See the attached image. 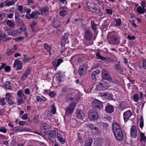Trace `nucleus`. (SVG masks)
Segmentation results:
<instances>
[{"label": "nucleus", "mask_w": 146, "mask_h": 146, "mask_svg": "<svg viewBox=\"0 0 146 146\" xmlns=\"http://www.w3.org/2000/svg\"><path fill=\"white\" fill-rule=\"evenodd\" d=\"M107 39L110 44H117L120 42V37L115 32H109L107 36Z\"/></svg>", "instance_id": "f257e3e1"}, {"label": "nucleus", "mask_w": 146, "mask_h": 146, "mask_svg": "<svg viewBox=\"0 0 146 146\" xmlns=\"http://www.w3.org/2000/svg\"><path fill=\"white\" fill-rule=\"evenodd\" d=\"M110 86L109 84L106 82L102 80L99 84L96 86V90H101L107 89Z\"/></svg>", "instance_id": "f03ea898"}, {"label": "nucleus", "mask_w": 146, "mask_h": 146, "mask_svg": "<svg viewBox=\"0 0 146 146\" xmlns=\"http://www.w3.org/2000/svg\"><path fill=\"white\" fill-rule=\"evenodd\" d=\"M88 117L91 120L95 121L98 119L99 115L98 113L96 111L92 110L89 111Z\"/></svg>", "instance_id": "7ed1b4c3"}, {"label": "nucleus", "mask_w": 146, "mask_h": 146, "mask_svg": "<svg viewBox=\"0 0 146 146\" xmlns=\"http://www.w3.org/2000/svg\"><path fill=\"white\" fill-rule=\"evenodd\" d=\"M76 106L75 102H72L71 104H70L66 109L65 115H66L69 116L71 115L73 113Z\"/></svg>", "instance_id": "20e7f679"}, {"label": "nucleus", "mask_w": 146, "mask_h": 146, "mask_svg": "<svg viewBox=\"0 0 146 146\" xmlns=\"http://www.w3.org/2000/svg\"><path fill=\"white\" fill-rule=\"evenodd\" d=\"M102 77L103 79L108 81H111L112 78L110 76V74L107 70L103 69L102 71Z\"/></svg>", "instance_id": "39448f33"}, {"label": "nucleus", "mask_w": 146, "mask_h": 146, "mask_svg": "<svg viewBox=\"0 0 146 146\" xmlns=\"http://www.w3.org/2000/svg\"><path fill=\"white\" fill-rule=\"evenodd\" d=\"M84 36L85 39L88 41H90L93 38V34L92 31L87 30L84 31Z\"/></svg>", "instance_id": "423d86ee"}, {"label": "nucleus", "mask_w": 146, "mask_h": 146, "mask_svg": "<svg viewBox=\"0 0 146 146\" xmlns=\"http://www.w3.org/2000/svg\"><path fill=\"white\" fill-rule=\"evenodd\" d=\"M117 64H115L114 66V69L119 74H123V72L122 66L120 64V62H118Z\"/></svg>", "instance_id": "0eeeda50"}, {"label": "nucleus", "mask_w": 146, "mask_h": 146, "mask_svg": "<svg viewBox=\"0 0 146 146\" xmlns=\"http://www.w3.org/2000/svg\"><path fill=\"white\" fill-rule=\"evenodd\" d=\"M92 104L93 106L96 108L100 110L103 108L102 102L97 100H95L93 101Z\"/></svg>", "instance_id": "6e6552de"}, {"label": "nucleus", "mask_w": 146, "mask_h": 146, "mask_svg": "<svg viewBox=\"0 0 146 146\" xmlns=\"http://www.w3.org/2000/svg\"><path fill=\"white\" fill-rule=\"evenodd\" d=\"M87 66L86 65H84L79 67L78 72L80 76L84 74L86 72L87 70Z\"/></svg>", "instance_id": "1a4fd4ad"}, {"label": "nucleus", "mask_w": 146, "mask_h": 146, "mask_svg": "<svg viewBox=\"0 0 146 146\" xmlns=\"http://www.w3.org/2000/svg\"><path fill=\"white\" fill-rule=\"evenodd\" d=\"M76 114L77 117L81 120H83L85 117V113L82 110H77Z\"/></svg>", "instance_id": "9d476101"}, {"label": "nucleus", "mask_w": 146, "mask_h": 146, "mask_svg": "<svg viewBox=\"0 0 146 146\" xmlns=\"http://www.w3.org/2000/svg\"><path fill=\"white\" fill-rule=\"evenodd\" d=\"M113 133L117 140L120 141L123 139V135L122 130L114 133Z\"/></svg>", "instance_id": "9b49d317"}, {"label": "nucleus", "mask_w": 146, "mask_h": 146, "mask_svg": "<svg viewBox=\"0 0 146 146\" xmlns=\"http://www.w3.org/2000/svg\"><path fill=\"white\" fill-rule=\"evenodd\" d=\"M31 71V68L28 66L27 70L21 78V79L22 80H25L27 78L28 76L30 74Z\"/></svg>", "instance_id": "f8f14e48"}, {"label": "nucleus", "mask_w": 146, "mask_h": 146, "mask_svg": "<svg viewBox=\"0 0 146 146\" xmlns=\"http://www.w3.org/2000/svg\"><path fill=\"white\" fill-rule=\"evenodd\" d=\"M112 131L113 133L122 130L119 124L117 123H113L112 125Z\"/></svg>", "instance_id": "ddd939ff"}, {"label": "nucleus", "mask_w": 146, "mask_h": 146, "mask_svg": "<svg viewBox=\"0 0 146 146\" xmlns=\"http://www.w3.org/2000/svg\"><path fill=\"white\" fill-rule=\"evenodd\" d=\"M12 97V96L9 93H7L6 95L5 99L6 101L10 105H12L14 104V102L11 100Z\"/></svg>", "instance_id": "4468645a"}, {"label": "nucleus", "mask_w": 146, "mask_h": 146, "mask_svg": "<svg viewBox=\"0 0 146 146\" xmlns=\"http://www.w3.org/2000/svg\"><path fill=\"white\" fill-rule=\"evenodd\" d=\"M22 64L20 61L16 60L14 63L13 67L17 66V70H20L21 69L22 67Z\"/></svg>", "instance_id": "2eb2a0df"}, {"label": "nucleus", "mask_w": 146, "mask_h": 146, "mask_svg": "<svg viewBox=\"0 0 146 146\" xmlns=\"http://www.w3.org/2000/svg\"><path fill=\"white\" fill-rule=\"evenodd\" d=\"M69 34L68 33H65L61 38V44L62 46H64L68 38Z\"/></svg>", "instance_id": "dca6fc26"}, {"label": "nucleus", "mask_w": 146, "mask_h": 146, "mask_svg": "<svg viewBox=\"0 0 146 146\" xmlns=\"http://www.w3.org/2000/svg\"><path fill=\"white\" fill-rule=\"evenodd\" d=\"M132 114L130 110L125 112L123 113V119L125 121H127L131 115Z\"/></svg>", "instance_id": "f3484780"}, {"label": "nucleus", "mask_w": 146, "mask_h": 146, "mask_svg": "<svg viewBox=\"0 0 146 146\" xmlns=\"http://www.w3.org/2000/svg\"><path fill=\"white\" fill-rule=\"evenodd\" d=\"M56 135L58 141L61 144H64L65 143V139L62 137V135L60 131L58 132Z\"/></svg>", "instance_id": "a211bd4d"}, {"label": "nucleus", "mask_w": 146, "mask_h": 146, "mask_svg": "<svg viewBox=\"0 0 146 146\" xmlns=\"http://www.w3.org/2000/svg\"><path fill=\"white\" fill-rule=\"evenodd\" d=\"M13 130L16 133L23 132L26 131V129L23 127L17 126L13 127Z\"/></svg>", "instance_id": "6ab92c4d"}, {"label": "nucleus", "mask_w": 146, "mask_h": 146, "mask_svg": "<svg viewBox=\"0 0 146 146\" xmlns=\"http://www.w3.org/2000/svg\"><path fill=\"white\" fill-rule=\"evenodd\" d=\"M137 131L136 127L134 126H132L131 129V134L132 137L135 138L137 136Z\"/></svg>", "instance_id": "aec40b11"}, {"label": "nucleus", "mask_w": 146, "mask_h": 146, "mask_svg": "<svg viewBox=\"0 0 146 146\" xmlns=\"http://www.w3.org/2000/svg\"><path fill=\"white\" fill-rule=\"evenodd\" d=\"M94 7L91 10L94 14H99L100 13L101 9L97 4H96Z\"/></svg>", "instance_id": "412c9836"}, {"label": "nucleus", "mask_w": 146, "mask_h": 146, "mask_svg": "<svg viewBox=\"0 0 146 146\" xmlns=\"http://www.w3.org/2000/svg\"><path fill=\"white\" fill-rule=\"evenodd\" d=\"M92 142V138L91 137H88L85 141L84 146H91Z\"/></svg>", "instance_id": "4be33fe9"}, {"label": "nucleus", "mask_w": 146, "mask_h": 146, "mask_svg": "<svg viewBox=\"0 0 146 146\" xmlns=\"http://www.w3.org/2000/svg\"><path fill=\"white\" fill-rule=\"evenodd\" d=\"M56 133L54 130H50L47 131V135L49 137H52L53 139H54L56 137Z\"/></svg>", "instance_id": "5701e85b"}, {"label": "nucleus", "mask_w": 146, "mask_h": 146, "mask_svg": "<svg viewBox=\"0 0 146 146\" xmlns=\"http://www.w3.org/2000/svg\"><path fill=\"white\" fill-rule=\"evenodd\" d=\"M105 110L107 112L111 113L113 112L114 111L113 107L111 105H108L106 107Z\"/></svg>", "instance_id": "b1692460"}, {"label": "nucleus", "mask_w": 146, "mask_h": 146, "mask_svg": "<svg viewBox=\"0 0 146 146\" xmlns=\"http://www.w3.org/2000/svg\"><path fill=\"white\" fill-rule=\"evenodd\" d=\"M100 72L99 70H98L93 72L92 74V78L94 81H96V76L100 73Z\"/></svg>", "instance_id": "393cba45"}, {"label": "nucleus", "mask_w": 146, "mask_h": 146, "mask_svg": "<svg viewBox=\"0 0 146 146\" xmlns=\"http://www.w3.org/2000/svg\"><path fill=\"white\" fill-rule=\"evenodd\" d=\"M7 25L10 28H14L15 26V23L13 20H7L5 22Z\"/></svg>", "instance_id": "a878e982"}, {"label": "nucleus", "mask_w": 146, "mask_h": 146, "mask_svg": "<svg viewBox=\"0 0 146 146\" xmlns=\"http://www.w3.org/2000/svg\"><path fill=\"white\" fill-rule=\"evenodd\" d=\"M66 100L68 103L71 104L72 102H74V98L72 97L71 96L68 95L66 97Z\"/></svg>", "instance_id": "bb28decb"}, {"label": "nucleus", "mask_w": 146, "mask_h": 146, "mask_svg": "<svg viewBox=\"0 0 146 146\" xmlns=\"http://www.w3.org/2000/svg\"><path fill=\"white\" fill-rule=\"evenodd\" d=\"M17 1V0H13L11 1H7L5 2V6H9L13 5L15 4V3Z\"/></svg>", "instance_id": "cd10ccee"}, {"label": "nucleus", "mask_w": 146, "mask_h": 146, "mask_svg": "<svg viewBox=\"0 0 146 146\" xmlns=\"http://www.w3.org/2000/svg\"><path fill=\"white\" fill-rule=\"evenodd\" d=\"M96 4H95L92 2H88L87 3V6L88 8L90 9V11L93 8L94 6Z\"/></svg>", "instance_id": "c85d7f7f"}, {"label": "nucleus", "mask_w": 146, "mask_h": 146, "mask_svg": "<svg viewBox=\"0 0 146 146\" xmlns=\"http://www.w3.org/2000/svg\"><path fill=\"white\" fill-rule=\"evenodd\" d=\"M41 127L45 131L46 130L49 129L50 127L49 125L45 123H42L41 125Z\"/></svg>", "instance_id": "c756f323"}, {"label": "nucleus", "mask_w": 146, "mask_h": 146, "mask_svg": "<svg viewBox=\"0 0 146 146\" xmlns=\"http://www.w3.org/2000/svg\"><path fill=\"white\" fill-rule=\"evenodd\" d=\"M44 49L47 50L49 52V53L50 55V54H51L50 51L51 49V47L49 46L47 43H44Z\"/></svg>", "instance_id": "7c9ffc66"}, {"label": "nucleus", "mask_w": 146, "mask_h": 146, "mask_svg": "<svg viewBox=\"0 0 146 146\" xmlns=\"http://www.w3.org/2000/svg\"><path fill=\"white\" fill-rule=\"evenodd\" d=\"M137 11L139 14H143L145 12V10L144 8H142L139 6L137 8Z\"/></svg>", "instance_id": "2f4dec72"}, {"label": "nucleus", "mask_w": 146, "mask_h": 146, "mask_svg": "<svg viewBox=\"0 0 146 146\" xmlns=\"http://www.w3.org/2000/svg\"><path fill=\"white\" fill-rule=\"evenodd\" d=\"M102 96H106V98H107L108 99H110V100H113V98L112 97V96L110 94V93H102Z\"/></svg>", "instance_id": "473e14b6"}, {"label": "nucleus", "mask_w": 146, "mask_h": 146, "mask_svg": "<svg viewBox=\"0 0 146 146\" xmlns=\"http://www.w3.org/2000/svg\"><path fill=\"white\" fill-rule=\"evenodd\" d=\"M5 86L7 89L11 90L12 88V87L10 86V82L9 81L6 82Z\"/></svg>", "instance_id": "72a5a7b5"}, {"label": "nucleus", "mask_w": 146, "mask_h": 146, "mask_svg": "<svg viewBox=\"0 0 146 146\" xmlns=\"http://www.w3.org/2000/svg\"><path fill=\"white\" fill-rule=\"evenodd\" d=\"M114 20H115L116 22L115 25L116 26H120L121 25V19H116L115 18H114Z\"/></svg>", "instance_id": "f704fd0d"}, {"label": "nucleus", "mask_w": 146, "mask_h": 146, "mask_svg": "<svg viewBox=\"0 0 146 146\" xmlns=\"http://www.w3.org/2000/svg\"><path fill=\"white\" fill-rule=\"evenodd\" d=\"M91 23V27L92 28L93 30H96L97 29L96 26L97 25L95 24L94 21H92Z\"/></svg>", "instance_id": "c9c22d12"}, {"label": "nucleus", "mask_w": 146, "mask_h": 146, "mask_svg": "<svg viewBox=\"0 0 146 146\" xmlns=\"http://www.w3.org/2000/svg\"><path fill=\"white\" fill-rule=\"evenodd\" d=\"M15 52V50L13 49H11L9 50L6 52L5 54H7V56H9L13 54V52Z\"/></svg>", "instance_id": "e433bc0d"}, {"label": "nucleus", "mask_w": 146, "mask_h": 146, "mask_svg": "<svg viewBox=\"0 0 146 146\" xmlns=\"http://www.w3.org/2000/svg\"><path fill=\"white\" fill-rule=\"evenodd\" d=\"M51 111L53 114H55L56 113V108L54 104H53L51 106Z\"/></svg>", "instance_id": "4c0bfd02"}, {"label": "nucleus", "mask_w": 146, "mask_h": 146, "mask_svg": "<svg viewBox=\"0 0 146 146\" xmlns=\"http://www.w3.org/2000/svg\"><path fill=\"white\" fill-rule=\"evenodd\" d=\"M143 126V116H141L140 118L139 127L141 128H142Z\"/></svg>", "instance_id": "58836bf2"}, {"label": "nucleus", "mask_w": 146, "mask_h": 146, "mask_svg": "<svg viewBox=\"0 0 146 146\" xmlns=\"http://www.w3.org/2000/svg\"><path fill=\"white\" fill-rule=\"evenodd\" d=\"M39 14V12L37 11H35V12H33L32 14H31V16L32 18H34L36 17V16L37 14Z\"/></svg>", "instance_id": "ea45409f"}, {"label": "nucleus", "mask_w": 146, "mask_h": 146, "mask_svg": "<svg viewBox=\"0 0 146 146\" xmlns=\"http://www.w3.org/2000/svg\"><path fill=\"white\" fill-rule=\"evenodd\" d=\"M140 136L141 141H146V137L143 133L141 132Z\"/></svg>", "instance_id": "a19ab883"}, {"label": "nucleus", "mask_w": 146, "mask_h": 146, "mask_svg": "<svg viewBox=\"0 0 146 146\" xmlns=\"http://www.w3.org/2000/svg\"><path fill=\"white\" fill-rule=\"evenodd\" d=\"M15 18L16 19V22H17V20H18L19 22H20L21 23L22 22V20L20 19H18L19 17V14L18 13H16L15 14Z\"/></svg>", "instance_id": "79ce46f5"}, {"label": "nucleus", "mask_w": 146, "mask_h": 146, "mask_svg": "<svg viewBox=\"0 0 146 146\" xmlns=\"http://www.w3.org/2000/svg\"><path fill=\"white\" fill-rule=\"evenodd\" d=\"M66 10H62L60 11L59 14L62 17H64L66 15Z\"/></svg>", "instance_id": "37998d69"}, {"label": "nucleus", "mask_w": 146, "mask_h": 146, "mask_svg": "<svg viewBox=\"0 0 146 146\" xmlns=\"http://www.w3.org/2000/svg\"><path fill=\"white\" fill-rule=\"evenodd\" d=\"M5 100V99L4 98H1L0 99V105L2 106L5 105L6 104Z\"/></svg>", "instance_id": "c03bdc74"}, {"label": "nucleus", "mask_w": 146, "mask_h": 146, "mask_svg": "<svg viewBox=\"0 0 146 146\" xmlns=\"http://www.w3.org/2000/svg\"><path fill=\"white\" fill-rule=\"evenodd\" d=\"M139 95L137 94H135L133 96L134 101L135 102H137L139 100Z\"/></svg>", "instance_id": "a18cd8bd"}, {"label": "nucleus", "mask_w": 146, "mask_h": 146, "mask_svg": "<svg viewBox=\"0 0 146 146\" xmlns=\"http://www.w3.org/2000/svg\"><path fill=\"white\" fill-rule=\"evenodd\" d=\"M94 129L96 131V133L99 134H101V131L96 127H94Z\"/></svg>", "instance_id": "49530a36"}, {"label": "nucleus", "mask_w": 146, "mask_h": 146, "mask_svg": "<svg viewBox=\"0 0 146 146\" xmlns=\"http://www.w3.org/2000/svg\"><path fill=\"white\" fill-rule=\"evenodd\" d=\"M33 121L35 123H38L39 122V120L38 117L36 116H35L33 119Z\"/></svg>", "instance_id": "de8ad7c7"}, {"label": "nucleus", "mask_w": 146, "mask_h": 146, "mask_svg": "<svg viewBox=\"0 0 146 146\" xmlns=\"http://www.w3.org/2000/svg\"><path fill=\"white\" fill-rule=\"evenodd\" d=\"M49 95L50 97L53 98L56 96V94L54 92L51 91L49 93Z\"/></svg>", "instance_id": "09e8293b"}, {"label": "nucleus", "mask_w": 146, "mask_h": 146, "mask_svg": "<svg viewBox=\"0 0 146 146\" xmlns=\"http://www.w3.org/2000/svg\"><path fill=\"white\" fill-rule=\"evenodd\" d=\"M47 11V9L45 7L44 8H42L40 9V13L39 12V14H42L46 12Z\"/></svg>", "instance_id": "8fccbe9b"}, {"label": "nucleus", "mask_w": 146, "mask_h": 146, "mask_svg": "<svg viewBox=\"0 0 146 146\" xmlns=\"http://www.w3.org/2000/svg\"><path fill=\"white\" fill-rule=\"evenodd\" d=\"M63 62V60L61 58H59L58 59L57 62V64L56 67H58L59 66L60 64Z\"/></svg>", "instance_id": "3c124183"}, {"label": "nucleus", "mask_w": 146, "mask_h": 146, "mask_svg": "<svg viewBox=\"0 0 146 146\" xmlns=\"http://www.w3.org/2000/svg\"><path fill=\"white\" fill-rule=\"evenodd\" d=\"M76 121L75 119H72L70 121V123H71V126L74 127L76 124Z\"/></svg>", "instance_id": "603ef678"}, {"label": "nucleus", "mask_w": 146, "mask_h": 146, "mask_svg": "<svg viewBox=\"0 0 146 146\" xmlns=\"http://www.w3.org/2000/svg\"><path fill=\"white\" fill-rule=\"evenodd\" d=\"M13 33L14 34H16L18 33H21L20 29H18L16 30H14L13 31Z\"/></svg>", "instance_id": "864d4df0"}, {"label": "nucleus", "mask_w": 146, "mask_h": 146, "mask_svg": "<svg viewBox=\"0 0 146 146\" xmlns=\"http://www.w3.org/2000/svg\"><path fill=\"white\" fill-rule=\"evenodd\" d=\"M107 13L109 15H111L112 14V11L111 9H107L106 10Z\"/></svg>", "instance_id": "5fc2aeb1"}, {"label": "nucleus", "mask_w": 146, "mask_h": 146, "mask_svg": "<svg viewBox=\"0 0 146 146\" xmlns=\"http://www.w3.org/2000/svg\"><path fill=\"white\" fill-rule=\"evenodd\" d=\"M142 65L143 68L146 70V60L143 61Z\"/></svg>", "instance_id": "6e6d98bb"}, {"label": "nucleus", "mask_w": 146, "mask_h": 146, "mask_svg": "<svg viewBox=\"0 0 146 146\" xmlns=\"http://www.w3.org/2000/svg\"><path fill=\"white\" fill-rule=\"evenodd\" d=\"M25 103L24 101L23 100V98L18 99V103L20 105L22 104H24Z\"/></svg>", "instance_id": "4d7b16f0"}, {"label": "nucleus", "mask_w": 146, "mask_h": 146, "mask_svg": "<svg viewBox=\"0 0 146 146\" xmlns=\"http://www.w3.org/2000/svg\"><path fill=\"white\" fill-rule=\"evenodd\" d=\"M23 92L22 90H20L18 91L17 93V95L20 98L22 97V95Z\"/></svg>", "instance_id": "13d9d810"}, {"label": "nucleus", "mask_w": 146, "mask_h": 146, "mask_svg": "<svg viewBox=\"0 0 146 146\" xmlns=\"http://www.w3.org/2000/svg\"><path fill=\"white\" fill-rule=\"evenodd\" d=\"M78 4L76 3H72L71 5L74 9H78Z\"/></svg>", "instance_id": "bf43d9fd"}, {"label": "nucleus", "mask_w": 146, "mask_h": 146, "mask_svg": "<svg viewBox=\"0 0 146 146\" xmlns=\"http://www.w3.org/2000/svg\"><path fill=\"white\" fill-rule=\"evenodd\" d=\"M11 67L9 66H5L4 68L5 71L6 72H8L10 71Z\"/></svg>", "instance_id": "052dcab7"}, {"label": "nucleus", "mask_w": 146, "mask_h": 146, "mask_svg": "<svg viewBox=\"0 0 146 146\" xmlns=\"http://www.w3.org/2000/svg\"><path fill=\"white\" fill-rule=\"evenodd\" d=\"M24 56V59H23V60L24 61H25V62H27L30 60L29 58H27V56L26 54H24L23 55Z\"/></svg>", "instance_id": "680f3d73"}, {"label": "nucleus", "mask_w": 146, "mask_h": 146, "mask_svg": "<svg viewBox=\"0 0 146 146\" xmlns=\"http://www.w3.org/2000/svg\"><path fill=\"white\" fill-rule=\"evenodd\" d=\"M24 39V38L23 37L21 36H19L18 37H17L15 40L16 41H21Z\"/></svg>", "instance_id": "e2e57ef3"}, {"label": "nucleus", "mask_w": 146, "mask_h": 146, "mask_svg": "<svg viewBox=\"0 0 146 146\" xmlns=\"http://www.w3.org/2000/svg\"><path fill=\"white\" fill-rule=\"evenodd\" d=\"M127 38L130 40H135V37L134 36H131L130 35H128L127 36Z\"/></svg>", "instance_id": "0e129e2a"}, {"label": "nucleus", "mask_w": 146, "mask_h": 146, "mask_svg": "<svg viewBox=\"0 0 146 146\" xmlns=\"http://www.w3.org/2000/svg\"><path fill=\"white\" fill-rule=\"evenodd\" d=\"M28 115L27 113L24 114L22 116V117L23 119L25 120L27 119L28 118Z\"/></svg>", "instance_id": "69168bd1"}, {"label": "nucleus", "mask_w": 146, "mask_h": 146, "mask_svg": "<svg viewBox=\"0 0 146 146\" xmlns=\"http://www.w3.org/2000/svg\"><path fill=\"white\" fill-rule=\"evenodd\" d=\"M19 123L21 126H23L26 124V122L25 121H20Z\"/></svg>", "instance_id": "338daca9"}, {"label": "nucleus", "mask_w": 146, "mask_h": 146, "mask_svg": "<svg viewBox=\"0 0 146 146\" xmlns=\"http://www.w3.org/2000/svg\"><path fill=\"white\" fill-rule=\"evenodd\" d=\"M87 127L88 128H90L92 130L94 129V127L93 124H88L87 125Z\"/></svg>", "instance_id": "774afa93"}]
</instances>
